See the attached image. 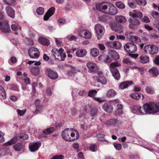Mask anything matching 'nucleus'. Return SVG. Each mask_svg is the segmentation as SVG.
I'll list each match as a JSON object with an SVG mask.
<instances>
[{"label": "nucleus", "mask_w": 159, "mask_h": 159, "mask_svg": "<svg viewBox=\"0 0 159 159\" xmlns=\"http://www.w3.org/2000/svg\"><path fill=\"white\" fill-rule=\"evenodd\" d=\"M128 4L129 6L131 8H134L136 7V4L133 2H129Z\"/></svg>", "instance_id": "0e129e2a"}, {"label": "nucleus", "mask_w": 159, "mask_h": 159, "mask_svg": "<svg viewBox=\"0 0 159 159\" xmlns=\"http://www.w3.org/2000/svg\"><path fill=\"white\" fill-rule=\"evenodd\" d=\"M145 91L147 93L150 94H153L154 93V90L150 87H146L145 89Z\"/></svg>", "instance_id": "8fccbe9b"}, {"label": "nucleus", "mask_w": 159, "mask_h": 159, "mask_svg": "<svg viewBox=\"0 0 159 159\" xmlns=\"http://www.w3.org/2000/svg\"><path fill=\"white\" fill-rule=\"evenodd\" d=\"M152 16L155 19L159 20V13L156 11H153L151 13Z\"/></svg>", "instance_id": "de8ad7c7"}, {"label": "nucleus", "mask_w": 159, "mask_h": 159, "mask_svg": "<svg viewBox=\"0 0 159 159\" xmlns=\"http://www.w3.org/2000/svg\"><path fill=\"white\" fill-rule=\"evenodd\" d=\"M144 50L146 53H149L151 55H154L158 53L159 48L155 45L149 44L145 46Z\"/></svg>", "instance_id": "7ed1b4c3"}, {"label": "nucleus", "mask_w": 159, "mask_h": 159, "mask_svg": "<svg viewBox=\"0 0 159 159\" xmlns=\"http://www.w3.org/2000/svg\"><path fill=\"white\" fill-rule=\"evenodd\" d=\"M123 62L128 65H131L132 64V62L128 58L124 59L123 60Z\"/></svg>", "instance_id": "bf43d9fd"}, {"label": "nucleus", "mask_w": 159, "mask_h": 159, "mask_svg": "<svg viewBox=\"0 0 159 159\" xmlns=\"http://www.w3.org/2000/svg\"><path fill=\"white\" fill-rule=\"evenodd\" d=\"M149 71L153 77H156L159 75V72L156 67H152L149 70Z\"/></svg>", "instance_id": "473e14b6"}, {"label": "nucleus", "mask_w": 159, "mask_h": 159, "mask_svg": "<svg viewBox=\"0 0 159 159\" xmlns=\"http://www.w3.org/2000/svg\"><path fill=\"white\" fill-rule=\"evenodd\" d=\"M121 66L120 63L117 61L111 63L110 65L109 68L113 76L116 80H118L120 77V74L118 70L116 68V67Z\"/></svg>", "instance_id": "f03ea898"}, {"label": "nucleus", "mask_w": 159, "mask_h": 159, "mask_svg": "<svg viewBox=\"0 0 159 159\" xmlns=\"http://www.w3.org/2000/svg\"><path fill=\"white\" fill-rule=\"evenodd\" d=\"M70 131L69 129V128H66L61 133V136L63 139L69 142L74 141V139H71V138L70 137Z\"/></svg>", "instance_id": "1a4fd4ad"}, {"label": "nucleus", "mask_w": 159, "mask_h": 159, "mask_svg": "<svg viewBox=\"0 0 159 159\" xmlns=\"http://www.w3.org/2000/svg\"><path fill=\"white\" fill-rule=\"evenodd\" d=\"M53 55L56 59L60 61H64L66 57L65 53H60L58 51L57 49L54 48L52 50Z\"/></svg>", "instance_id": "39448f33"}, {"label": "nucleus", "mask_w": 159, "mask_h": 159, "mask_svg": "<svg viewBox=\"0 0 159 159\" xmlns=\"http://www.w3.org/2000/svg\"><path fill=\"white\" fill-rule=\"evenodd\" d=\"M116 92L112 89L109 90L107 93V96L108 98H111L114 97L116 95Z\"/></svg>", "instance_id": "f704fd0d"}, {"label": "nucleus", "mask_w": 159, "mask_h": 159, "mask_svg": "<svg viewBox=\"0 0 159 159\" xmlns=\"http://www.w3.org/2000/svg\"><path fill=\"white\" fill-rule=\"evenodd\" d=\"M96 8L98 10L107 13V11L106 10L108 8V6L103 3H98L96 5Z\"/></svg>", "instance_id": "2eb2a0df"}, {"label": "nucleus", "mask_w": 159, "mask_h": 159, "mask_svg": "<svg viewBox=\"0 0 159 159\" xmlns=\"http://www.w3.org/2000/svg\"><path fill=\"white\" fill-rule=\"evenodd\" d=\"M104 29L101 24H97L95 27V30L97 35L101 37L103 34V31Z\"/></svg>", "instance_id": "dca6fc26"}, {"label": "nucleus", "mask_w": 159, "mask_h": 159, "mask_svg": "<svg viewBox=\"0 0 159 159\" xmlns=\"http://www.w3.org/2000/svg\"><path fill=\"white\" fill-rule=\"evenodd\" d=\"M20 138L23 140H26L29 138L28 135L25 133H21L20 135Z\"/></svg>", "instance_id": "4d7b16f0"}, {"label": "nucleus", "mask_w": 159, "mask_h": 159, "mask_svg": "<svg viewBox=\"0 0 159 159\" xmlns=\"http://www.w3.org/2000/svg\"><path fill=\"white\" fill-rule=\"evenodd\" d=\"M141 96H142V99H143L144 98V96L140 93H133L131 95V97L134 99L139 100Z\"/></svg>", "instance_id": "c756f323"}, {"label": "nucleus", "mask_w": 159, "mask_h": 159, "mask_svg": "<svg viewBox=\"0 0 159 159\" xmlns=\"http://www.w3.org/2000/svg\"><path fill=\"white\" fill-rule=\"evenodd\" d=\"M69 129L70 131V134L71 137H75V134L76 135L75 138L71 139H74L75 141V140L78 139L79 137V134L78 131L75 129L69 128Z\"/></svg>", "instance_id": "4be33fe9"}, {"label": "nucleus", "mask_w": 159, "mask_h": 159, "mask_svg": "<svg viewBox=\"0 0 159 159\" xmlns=\"http://www.w3.org/2000/svg\"><path fill=\"white\" fill-rule=\"evenodd\" d=\"M111 29L116 32L120 34L123 31V28L122 25L117 23H115L111 25Z\"/></svg>", "instance_id": "9d476101"}, {"label": "nucleus", "mask_w": 159, "mask_h": 159, "mask_svg": "<svg viewBox=\"0 0 159 159\" xmlns=\"http://www.w3.org/2000/svg\"><path fill=\"white\" fill-rule=\"evenodd\" d=\"M8 148L7 147L3 148L0 149V156H4L8 153Z\"/></svg>", "instance_id": "a19ab883"}, {"label": "nucleus", "mask_w": 159, "mask_h": 159, "mask_svg": "<svg viewBox=\"0 0 159 159\" xmlns=\"http://www.w3.org/2000/svg\"><path fill=\"white\" fill-rule=\"evenodd\" d=\"M18 138L17 137H15L10 141H9L4 143L5 145L8 146L12 145L15 143L17 141Z\"/></svg>", "instance_id": "72a5a7b5"}, {"label": "nucleus", "mask_w": 159, "mask_h": 159, "mask_svg": "<svg viewBox=\"0 0 159 159\" xmlns=\"http://www.w3.org/2000/svg\"><path fill=\"white\" fill-rule=\"evenodd\" d=\"M14 149L17 151H20L23 148L22 144L21 143H18L13 146Z\"/></svg>", "instance_id": "58836bf2"}, {"label": "nucleus", "mask_w": 159, "mask_h": 159, "mask_svg": "<svg viewBox=\"0 0 159 159\" xmlns=\"http://www.w3.org/2000/svg\"><path fill=\"white\" fill-rule=\"evenodd\" d=\"M7 5L12 6L15 5L16 0H3Z\"/></svg>", "instance_id": "49530a36"}, {"label": "nucleus", "mask_w": 159, "mask_h": 159, "mask_svg": "<svg viewBox=\"0 0 159 159\" xmlns=\"http://www.w3.org/2000/svg\"><path fill=\"white\" fill-rule=\"evenodd\" d=\"M97 92L95 90H91L88 93V95L89 97H94L97 93Z\"/></svg>", "instance_id": "09e8293b"}, {"label": "nucleus", "mask_w": 159, "mask_h": 159, "mask_svg": "<svg viewBox=\"0 0 159 159\" xmlns=\"http://www.w3.org/2000/svg\"><path fill=\"white\" fill-rule=\"evenodd\" d=\"M98 60L100 61H103L105 63H109L112 61L111 59L109 56L105 54H102L98 57Z\"/></svg>", "instance_id": "aec40b11"}, {"label": "nucleus", "mask_w": 159, "mask_h": 159, "mask_svg": "<svg viewBox=\"0 0 159 159\" xmlns=\"http://www.w3.org/2000/svg\"><path fill=\"white\" fill-rule=\"evenodd\" d=\"M121 47V44L120 43L117 41H113V48L116 49H119Z\"/></svg>", "instance_id": "37998d69"}, {"label": "nucleus", "mask_w": 159, "mask_h": 159, "mask_svg": "<svg viewBox=\"0 0 159 159\" xmlns=\"http://www.w3.org/2000/svg\"><path fill=\"white\" fill-rule=\"evenodd\" d=\"M124 48L128 53L135 52L137 50V47L134 43H127L124 46Z\"/></svg>", "instance_id": "0eeeda50"}, {"label": "nucleus", "mask_w": 159, "mask_h": 159, "mask_svg": "<svg viewBox=\"0 0 159 159\" xmlns=\"http://www.w3.org/2000/svg\"><path fill=\"white\" fill-rule=\"evenodd\" d=\"M92 108V107L91 106L88 105H85L83 107V111L84 112L82 111H81L79 116V117L81 118L83 117H84L86 116V113L89 111H91Z\"/></svg>", "instance_id": "6ab92c4d"}, {"label": "nucleus", "mask_w": 159, "mask_h": 159, "mask_svg": "<svg viewBox=\"0 0 159 159\" xmlns=\"http://www.w3.org/2000/svg\"><path fill=\"white\" fill-rule=\"evenodd\" d=\"M41 106L40 105H38L36 106H32L30 107V109L33 112L37 113L41 109Z\"/></svg>", "instance_id": "e433bc0d"}, {"label": "nucleus", "mask_w": 159, "mask_h": 159, "mask_svg": "<svg viewBox=\"0 0 159 159\" xmlns=\"http://www.w3.org/2000/svg\"><path fill=\"white\" fill-rule=\"evenodd\" d=\"M9 88L10 89L18 91V88L16 85L14 84H11L9 85Z\"/></svg>", "instance_id": "6e6d98bb"}, {"label": "nucleus", "mask_w": 159, "mask_h": 159, "mask_svg": "<svg viewBox=\"0 0 159 159\" xmlns=\"http://www.w3.org/2000/svg\"><path fill=\"white\" fill-rule=\"evenodd\" d=\"M135 1L137 4L141 6H144L147 4V2L145 0H135Z\"/></svg>", "instance_id": "3c124183"}, {"label": "nucleus", "mask_w": 159, "mask_h": 159, "mask_svg": "<svg viewBox=\"0 0 159 159\" xmlns=\"http://www.w3.org/2000/svg\"><path fill=\"white\" fill-rule=\"evenodd\" d=\"M105 45L107 47H110L113 48V41L107 42L105 43Z\"/></svg>", "instance_id": "e2e57ef3"}, {"label": "nucleus", "mask_w": 159, "mask_h": 159, "mask_svg": "<svg viewBox=\"0 0 159 159\" xmlns=\"http://www.w3.org/2000/svg\"><path fill=\"white\" fill-rule=\"evenodd\" d=\"M90 54L93 57H97L99 53V51L97 48H93V49H92L90 50Z\"/></svg>", "instance_id": "4c0bfd02"}, {"label": "nucleus", "mask_w": 159, "mask_h": 159, "mask_svg": "<svg viewBox=\"0 0 159 159\" xmlns=\"http://www.w3.org/2000/svg\"><path fill=\"white\" fill-rule=\"evenodd\" d=\"M86 65L91 72L97 73L98 72V67L95 63L92 62H88L87 63Z\"/></svg>", "instance_id": "9b49d317"}, {"label": "nucleus", "mask_w": 159, "mask_h": 159, "mask_svg": "<svg viewBox=\"0 0 159 159\" xmlns=\"http://www.w3.org/2000/svg\"><path fill=\"white\" fill-rule=\"evenodd\" d=\"M108 10L107 11V13L114 15L117 13L118 12L117 9L114 5L110 4Z\"/></svg>", "instance_id": "a211bd4d"}, {"label": "nucleus", "mask_w": 159, "mask_h": 159, "mask_svg": "<svg viewBox=\"0 0 159 159\" xmlns=\"http://www.w3.org/2000/svg\"><path fill=\"white\" fill-rule=\"evenodd\" d=\"M90 111L89 114L91 116L95 117L97 116L98 114V110L96 108H92Z\"/></svg>", "instance_id": "ea45409f"}, {"label": "nucleus", "mask_w": 159, "mask_h": 159, "mask_svg": "<svg viewBox=\"0 0 159 159\" xmlns=\"http://www.w3.org/2000/svg\"><path fill=\"white\" fill-rule=\"evenodd\" d=\"M116 7L120 9H124L125 8V6L124 3L121 2H118L116 3Z\"/></svg>", "instance_id": "864d4df0"}, {"label": "nucleus", "mask_w": 159, "mask_h": 159, "mask_svg": "<svg viewBox=\"0 0 159 159\" xmlns=\"http://www.w3.org/2000/svg\"><path fill=\"white\" fill-rule=\"evenodd\" d=\"M41 145L40 142H37L31 143L29 145V148L31 152L37 151Z\"/></svg>", "instance_id": "f3484780"}, {"label": "nucleus", "mask_w": 159, "mask_h": 159, "mask_svg": "<svg viewBox=\"0 0 159 159\" xmlns=\"http://www.w3.org/2000/svg\"><path fill=\"white\" fill-rule=\"evenodd\" d=\"M90 149L93 152H95L97 150V147L96 144H94L89 147Z\"/></svg>", "instance_id": "13d9d810"}, {"label": "nucleus", "mask_w": 159, "mask_h": 159, "mask_svg": "<svg viewBox=\"0 0 159 159\" xmlns=\"http://www.w3.org/2000/svg\"><path fill=\"white\" fill-rule=\"evenodd\" d=\"M87 54V51L85 49L82 48L77 50L75 53L76 55L78 57H82L85 56Z\"/></svg>", "instance_id": "412c9836"}, {"label": "nucleus", "mask_w": 159, "mask_h": 159, "mask_svg": "<svg viewBox=\"0 0 159 159\" xmlns=\"http://www.w3.org/2000/svg\"><path fill=\"white\" fill-rule=\"evenodd\" d=\"M28 53L29 56L32 58H37L39 56L40 53L39 50L35 47L30 48L28 49Z\"/></svg>", "instance_id": "20e7f679"}, {"label": "nucleus", "mask_w": 159, "mask_h": 159, "mask_svg": "<svg viewBox=\"0 0 159 159\" xmlns=\"http://www.w3.org/2000/svg\"><path fill=\"white\" fill-rule=\"evenodd\" d=\"M142 109L145 113L153 114L159 111V106L156 103L151 102L144 104Z\"/></svg>", "instance_id": "f257e3e1"}, {"label": "nucleus", "mask_w": 159, "mask_h": 159, "mask_svg": "<svg viewBox=\"0 0 159 159\" xmlns=\"http://www.w3.org/2000/svg\"><path fill=\"white\" fill-rule=\"evenodd\" d=\"M78 35L81 37L88 39H90L92 37L91 32L89 30L84 29L79 30Z\"/></svg>", "instance_id": "423d86ee"}, {"label": "nucleus", "mask_w": 159, "mask_h": 159, "mask_svg": "<svg viewBox=\"0 0 159 159\" xmlns=\"http://www.w3.org/2000/svg\"><path fill=\"white\" fill-rule=\"evenodd\" d=\"M93 78L95 80L102 84H106L107 83L106 79L103 76L102 73L101 71H98L97 75L94 76Z\"/></svg>", "instance_id": "6e6552de"}, {"label": "nucleus", "mask_w": 159, "mask_h": 159, "mask_svg": "<svg viewBox=\"0 0 159 159\" xmlns=\"http://www.w3.org/2000/svg\"><path fill=\"white\" fill-rule=\"evenodd\" d=\"M118 122V120L115 118H112L110 119L107 120L105 123L106 125H113L116 124Z\"/></svg>", "instance_id": "c9c22d12"}, {"label": "nucleus", "mask_w": 159, "mask_h": 159, "mask_svg": "<svg viewBox=\"0 0 159 159\" xmlns=\"http://www.w3.org/2000/svg\"><path fill=\"white\" fill-rule=\"evenodd\" d=\"M129 23V28L133 30L136 29L137 26L139 25L140 24L139 20L136 18L130 19Z\"/></svg>", "instance_id": "ddd939ff"}, {"label": "nucleus", "mask_w": 159, "mask_h": 159, "mask_svg": "<svg viewBox=\"0 0 159 159\" xmlns=\"http://www.w3.org/2000/svg\"><path fill=\"white\" fill-rule=\"evenodd\" d=\"M0 94L4 99L6 98V94L5 90L0 85Z\"/></svg>", "instance_id": "a18cd8bd"}, {"label": "nucleus", "mask_w": 159, "mask_h": 159, "mask_svg": "<svg viewBox=\"0 0 159 159\" xmlns=\"http://www.w3.org/2000/svg\"><path fill=\"white\" fill-rule=\"evenodd\" d=\"M133 111L134 112L137 113L139 115H143L144 114L142 110L141 106H134Z\"/></svg>", "instance_id": "2f4dec72"}, {"label": "nucleus", "mask_w": 159, "mask_h": 159, "mask_svg": "<svg viewBox=\"0 0 159 159\" xmlns=\"http://www.w3.org/2000/svg\"><path fill=\"white\" fill-rule=\"evenodd\" d=\"M134 11H135V17L141 18L142 17L143 14L142 13L139 11H136L135 10H134Z\"/></svg>", "instance_id": "052dcab7"}, {"label": "nucleus", "mask_w": 159, "mask_h": 159, "mask_svg": "<svg viewBox=\"0 0 159 159\" xmlns=\"http://www.w3.org/2000/svg\"><path fill=\"white\" fill-rule=\"evenodd\" d=\"M55 130V128L53 127H51L43 131V133L45 134H49L53 133Z\"/></svg>", "instance_id": "79ce46f5"}, {"label": "nucleus", "mask_w": 159, "mask_h": 159, "mask_svg": "<svg viewBox=\"0 0 159 159\" xmlns=\"http://www.w3.org/2000/svg\"><path fill=\"white\" fill-rule=\"evenodd\" d=\"M98 47L101 50H103L105 49V47L104 45L102 44H98Z\"/></svg>", "instance_id": "774afa93"}, {"label": "nucleus", "mask_w": 159, "mask_h": 159, "mask_svg": "<svg viewBox=\"0 0 159 159\" xmlns=\"http://www.w3.org/2000/svg\"><path fill=\"white\" fill-rule=\"evenodd\" d=\"M102 108L106 112H111L113 110V106L110 103H105L102 106Z\"/></svg>", "instance_id": "5701e85b"}, {"label": "nucleus", "mask_w": 159, "mask_h": 159, "mask_svg": "<svg viewBox=\"0 0 159 159\" xmlns=\"http://www.w3.org/2000/svg\"><path fill=\"white\" fill-rule=\"evenodd\" d=\"M115 20L117 23H125L127 21L126 18L122 16H116L115 17Z\"/></svg>", "instance_id": "a878e982"}, {"label": "nucleus", "mask_w": 159, "mask_h": 159, "mask_svg": "<svg viewBox=\"0 0 159 159\" xmlns=\"http://www.w3.org/2000/svg\"><path fill=\"white\" fill-rule=\"evenodd\" d=\"M46 72L49 77L52 80H55L58 77V75L56 71L49 68H48Z\"/></svg>", "instance_id": "4468645a"}, {"label": "nucleus", "mask_w": 159, "mask_h": 159, "mask_svg": "<svg viewBox=\"0 0 159 159\" xmlns=\"http://www.w3.org/2000/svg\"><path fill=\"white\" fill-rule=\"evenodd\" d=\"M6 10L8 16L12 18L15 17V11L11 7L9 6L6 7Z\"/></svg>", "instance_id": "b1692460"}, {"label": "nucleus", "mask_w": 159, "mask_h": 159, "mask_svg": "<svg viewBox=\"0 0 159 159\" xmlns=\"http://www.w3.org/2000/svg\"><path fill=\"white\" fill-rule=\"evenodd\" d=\"M140 62L145 64L149 61V57L146 55H142L139 57Z\"/></svg>", "instance_id": "c85d7f7f"}, {"label": "nucleus", "mask_w": 159, "mask_h": 159, "mask_svg": "<svg viewBox=\"0 0 159 159\" xmlns=\"http://www.w3.org/2000/svg\"><path fill=\"white\" fill-rule=\"evenodd\" d=\"M44 8L42 7L38 8L36 10L37 13L40 15H42L44 13Z\"/></svg>", "instance_id": "5fc2aeb1"}, {"label": "nucleus", "mask_w": 159, "mask_h": 159, "mask_svg": "<svg viewBox=\"0 0 159 159\" xmlns=\"http://www.w3.org/2000/svg\"><path fill=\"white\" fill-rule=\"evenodd\" d=\"M99 20L105 23H107L109 21L110 17L107 15H103L98 17Z\"/></svg>", "instance_id": "cd10ccee"}, {"label": "nucleus", "mask_w": 159, "mask_h": 159, "mask_svg": "<svg viewBox=\"0 0 159 159\" xmlns=\"http://www.w3.org/2000/svg\"><path fill=\"white\" fill-rule=\"evenodd\" d=\"M0 29L5 33H9L10 31V28L8 22L5 21L0 22Z\"/></svg>", "instance_id": "f8f14e48"}, {"label": "nucleus", "mask_w": 159, "mask_h": 159, "mask_svg": "<svg viewBox=\"0 0 159 159\" xmlns=\"http://www.w3.org/2000/svg\"><path fill=\"white\" fill-rule=\"evenodd\" d=\"M51 16H52L51 15H50V14H49L46 12V13L45 14L44 16V20L45 21H46L48 20Z\"/></svg>", "instance_id": "680f3d73"}, {"label": "nucleus", "mask_w": 159, "mask_h": 159, "mask_svg": "<svg viewBox=\"0 0 159 159\" xmlns=\"http://www.w3.org/2000/svg\"><path fill=\"white\" fill-rule=\"evenodd\" d=\"M109 54L116 61L120 58L118 53L115 50H110L109 52Z\"/></svg>", "instance_id": "bb28decb"}, {"label": "nucleus", "mask_w": 159, "mask_h": 159, "mask_svg": "<svg viewBox=\"0 0 159 159\" xmlns=\"http://www.w3.org/2000/svg\"><path fill=\"white\" fill-rule=\"evenodd\" d=\"M55 11V7H52L50 8L47 11V12L52 16L54 14Z\"/></svg>", "instance_id": "603ef678"}, {"label": "nucleus", "mask_w": 159, "mask_h": 159, "mask_svg": "<svg viewBox=\"0 0 159 159\" xmlns=\"http://www.w3.org/2000/svg\"><path fill=\"white\" fill-rule=\"evenodd\" d=\"M39 67H34L31 69V73L35 76L37 75L39 73Z\"/></svg>", "instance_id": "c03bdc74"}, {"label": "nucleus", "mask_w": 159, "mask_h": 159, "mask_svg": "<svg viewBox=\"0 0 159 159\" xmlns=\"http://www.w3.org/2000/svg\"><path fill=\"white\" fill-rule=\"evenodd\" d=\"M39 41L41 44L44 45L48 46L49 44V41L44 37L39 38Z\"/></svg>", "instance_id": "7c9ffc66"}, {"label": "nucleus", "mask_w": 159, "mask_h": 159, "mask_svg": "<svg viewBox=\"0 0 159 159\" xmlns=\"http://www.w3.org/2000/svg\"><path fill=\"white\" fill-rule=\"evenodd\" d=\"M133 84L132 81H126L121 82L119 85V88L123 89L127 88L131 85Z\"/></svg>", "instance_id": "393cba45"}, {"label": "nucleus", "mask_w": 159, "mask_h": 159, "mask_svg": "<svg viewBox=\"0 0 159 159\" xmlns=\"http://www.w3.org/2000/svg\"><path fill=\"white\" fill-rule=\"evenodd\" d=\"M51 159H63V157L61 155L53 156Z\"/></svg>", "instance_id": "69168bd1"}, {"label": "nucleus", "mask_w": 159, "mask_h": 159, "mask_svg": "<svg viewBox=\"0 0 159 159\" xmlns=\"http://www.w3.org/2000/svg\"><path fill=\"white\" fill-rule=\"evenodd\" d=\"M153 62L155 64L159 65V55L156 56Z\"/></svg>", "instance_id": "338daca9"}]
</instances>
